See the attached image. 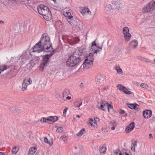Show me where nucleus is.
Listing matches in <instances>:
<instances>
[{
  "label": "nucleus",
  "instance_id": "f257e3e1",
  "mask_svg": "<svg viewBox=\"0 0 155 155\" xmlns=\"http://www.w3.org/2000/svg\"><path fill=\"white\" fill-rule=\"evenodd\" d=\"M52 45L49 37L43 34L41 35L40 41L36 44L32 48V52H37L39 53L43 51L46 53L50 52L49 54H45L43 56V59L40 65V68L42 70H43L44 67H47L49 64L50 58L53 55L55 51L54 50Z\"/></svg>",
  "mask_w": 155,
  "mask_h": 155
},
{
  "label": "nucleus",
  "instance_id": "f03ea898",
  "mask_svg": "<svg viewBox=\"0 0 155 155\" xmlns=\"http://www.w3.org/2000/svg\"><path fill=\"white\" fill-rule=\"evenodd\" d=\"M85 49L83 48L82 50L76 51L70 54V56L66 61L67 66L73 67L78 65L85 59Z\"/></svg>",
  "mask_w": 155,
  "mask_h": 155
},
{
  "label": "nucleus",
  "instance_id": "7ed1b4c3",
  "mask_svg": "<svg viewBox=\"0 0 155 155\" xmlns=\"http://www.w3.org/2000/svg\"><path fill=\"white\" fill-rule=\"evenodd\" d=\"M39 13L42 15L46 20L50 19L51 17V12L48 7L43 5H40L37 8Z\"/></svg>",
  "mask_w": 155,
  "mask_h": 155
},
{
  "label": "nucleus",
  "instance_id": "20e7f679",
  "mask_svg": "<svg viewBox=\"0 0 155 155\" xmlns=\"http://www.w3.org/2000/svg\"><path fill=\"white\" fill-rule=\"evenodd\" d=\"M154 9H155V1H152L144 6L143 8L142 11L143 13H146L151 12Z\"/></svg>",
  "mask_w": 155,
  "mask_h": 155
},
{
  "label": "nucleus",
  "instance_id": "39448f33",
  "mask_svg": "<svg viewBox=\"0 0 155 155\" xmlns=\"http://www.w3.org/2000/svg\"><path fill=\"white\" fill-rule=\"evenodd\" d=\"M75 19H73L71 20L68 21L70 24L73 27L78 29L83 28V26L82 23L79 21L76 18Z\"/></svg>",
  "mask_w": 155,
  "mask_h": 155
},
{
  "label": "nucleus",
  "instance_id": "423d86ee",
  "mask_svg": "<svg viewBox=\"0 0 155 155\" xmlns=\"http://www.w3.org/2000/svg\"><path fill=\"white\" fill-rule=\"evenodd\" d=\"M117 87L119 90L123 91L126 94L130 95L133 94V92L128 91L124 86L121 84H118Z\"/></svg>",
  "mask_w": 155,
  "mask_h": 155
},
{
  "label": "nucleus",
  "instance_id": "0eeeda50",
  "mask_svg": "<svg viewBox=\"0 0 155 155\" xmlns=\"http://www.w3.org/2000/svg\"><path fill=\"white\" fill-rule=\"evenodd\" d=\"M93 65V63L92 61H86V60H85L83 64L81 67V68L83 67L84 68H86V69L92 67Z\"/></svg>",
  "mask_w": 155,
  "mask_h": 155
},
{
  "label": "nucleus",
  "instance_id": "6e6552de",
  "mask_svg": "<svg viewBox=\"0 0 155 155\" xmlns=\"http://www.w3.org/2000/svg\"><path fill=\"white\" fill-rule=\"evenodd\" d=\"M128 107L132 109H134L136 111H139L140 110L139 108V105L136 103L134 104H127Z\"/></svg>",
  "mask_w": 155,
  "mask_h": 155
},
{
  "label": "nucleus",
  "instance_id": "1a4fd4ad",
  "mask_svg": "<svg viewBox=\"0 0 155 155\" xmlns=\"http://www.w3.org/2000/svg\"><path fill=\"white\" fill-rule=\"evenodd\" d=\"M73 150L74 155H78L82 153L83 149L82 147H77L75 146L73 148Z\"/></svg>",
  "mask_w": 155,
  "mask_h": 155
},
{
  "label": "nucleus",
  "instance_id": "9d476101",
  "mask_svg": "<svg viewBox=\"0 0 155 155\" xmlns=\"http://www.w3.org/2000/svg\"><path fill=\"white\" fill-rule=\"evenodd\" d=\"M152 112L151 110H147L143 112L144 117L145 118H149L151 116Z\"/></svg>",
  "mask_w": 155,
  "mask_h": 155
},
{
  "label": "nucleus",
  "instance_id": "9b49d317",
  "mask_svg": "<svg viewBox=\"0 0 155 155\" xmlns=\"http://www.w3.org/2000/svg\"><path fill=\"white\" fill-rule=\"evenodd\" d=\"M85 60L86 61H92L93 62L94 60V58L93 57V54L92 53H89V54L87 56L86 55L87 54V52L85 51Z\"/></svg>",
  "mask_w": 155,
  "mask_h": 155
},
{
  "label": "nucleus",
  "instance_id": "f8f14e48",
  "mask_svg": "<svg viewBox=\"0 0 155 155\" xmlns=\"http://www.w3.org/2000/svg\"><path fill=\"white\" fill-rule=\"evenodd\" d=\"M135 124L134 122H132L126 127L125 129V131L129 133L133 130Z\"/></svg>",
  "mask_w": 155,
  "mask_h": 155
},
{
  "label": "nucleus",
  "instance_id": "ddd939ff",
  "mask_svg": "<svg viewBox=\"0 0 155 155\" xmlns=\"http://www.w3.org/2000/svg\"><path fill=\"white\" fill-rule=\"evenodd\" d=\"M108 103L105 101H103L102 102H101L99 103L100 104V107L99 108L101 109L103 111H105L106 109L107 108V105Z\"/></svg>",
  "mask_w": 155,
  "mask_h": 155
},
{
  "label": "nucleus",
  "instance_id": "4468645a",
  "mask_svg": "<svg viewBox=\"0 0 155 155\" xmlns=\"http://www.w3.org/2000/svg\"><path fill=\"white\" fill-rule=\"evenodd\" d=\"M112 6L113 9H117L119 10L121 8L122 5L121 4L115 2L114 4L112 3Z\"/></svg>",
  "mask_w": 155,
  "mask_h": 155
},
{
  "label": "nucleus",
  "instance_id": "2eb2a0df",
  "mask_svg": "<svg viewBox=\"0 0 155 155\" xmlns=\"http://www.w3.org/2000/svg\"><path fill=\"white\" fill-rule=\"evenodd\" d=\"M138 41L136 40H134L130 43V46L133 49L136 48L138 46Z\"/></svg>",
  "mask_w": 155,
  "mask_h": 155
},
{
  "label": "nucleus",
  "instance_id": "dca6fc26",
  "mask_svg": "<svg viewBox=\"0 0 155 155\" xmlns=\"http://www.w3.org/2000/svg\"><path fill=\"white\" fill-rule=\"evenodd\" d=\"M96 40L97 39L92 42L91 47L89 48V52L90 53L96 49L95 47L96 48L97 47V44L96 43Z\"/></svg>",
  "mask_w": 155,
  "mask_h": 155
},
{
  "label": "nucleus",
  "instance_id": "f3484780",
  "mask_svg": "<svg viewBox=\"0 0 155 155\" xmlns=\"http://www.w3.org/2000/svg\"><path fill=\"white\" fill-rule=\"evenodd\" d=\"M81 13L82 14H86L89 15H90L91 13L88 8H82L81 10Z\"/></svg>",
  "mask_w": 155,
  "mask_h": 155
},
{
  "label": "nucleus",
  "instance_id": "a211bd4d",
  "mask_svg": "<svg viewBox=\"0 0 155 155\" xmlns=\"http://www.w3.org/2000/svg\"><path fill=\"white\" fill-rule=\"evenodd\" d=\"M37 149V148L35 147L31 148L29 150L28 155H33L35 153Z\"/></svg>",
  "mask_w": 155,
  "mask_h": 155
},
{
  "label": "nucleus",
  "instance_id": "6ab92c4d",
  "mask_svg": "<svg viewBox=\"0 0 155 155\" xmlns=\"http://www.w3.org/2000/svg\"><path fill=\"white\" fill-rule=\"evenodd\" d=\"M71 13L70 12H66V13H64V15L65 16H67L68 18V19L70 20H71V19H74L75 18V17H73L72 16L70 15Z\"/></svg>",
  "mask_w": 155,
  "mask_h": 155
},
{
  "label": "nucleus",
  "instance_id": "aec40b11",
  "mask_svg": "<svg viewBox=\"0 0 155 155\" xmlns=\"http://www.w3.org/2000/svg\"><path fill=\"white\" fill-rule=\"evenodd\" d=\"M69 94H71L69 90L65 89L63 92V98L64 99V97L68 96Z\"/></svg>",
  "mask_w": 155,
  "mask_h": 155
},
{
  "label": "nucleus",
  "instance_id": "412c9836",
  "mask_svg": "<svg viewBox=\"0 0 155 155\" xmlns=\"http://www.w3.org/2000/svg\"><path fill=\"white\" fill-rule=\"evenodd\" d=\"M74 105L76 107H79L82 104V102L81 100L76 101L74 103Z\"/></svg>",
  "mask_w": 155,
  "mask_h": 155
},
{
  "label": "nucleus",
  "instance_id": "4be33fe9",
  "mask_svg": "<svg viewBox=\"0 0 155 155\" xmlns=\"http://www.w3.org/2000/svg\"><path fill=\"white\" fill-rule=\"evenodd\" d=\"M105 81V78L102 76H100L98 77L97 79V81L99 83H102Z\"/></svg>",
  "mask_w": 155,
  "mask_h": 155
},
{
  "label": "nucleus",
  "instance_id": "5701e85b",
  "mask_svg": "<svg viewBox=\"0 0 155 155\" xmlns=\"http://www.w3.org/2000/svg\"><path fill=\"white\" fill-rule=\"evenodd\" d=\"M28 84L27 83L24 82V81L22 84L21 89L22 91H24L27 89V86Z\"/></svg>",
  "mask_w": 155,
  "mask_h": 155
},
{
  "label": "nucleus",
  "instance_id": "b1692460",
  "mask_svg": "<svg viewBox=\"0 0 155 155\" xmlns=\"http://www.w3.org/2000/svg\"><path fill=\"white\" fill-rule=\"evenodd\" d=\"M137 146V141H135L133 143H131V150L135 151V147L136 146Z\"/></svg>",
  "mask_w": 155,
  "mask_h": 155
},
{
  "label": "nucleus",
  "instance_id": "393cba45",
  "mask_svg": "<svg viewBox=\"0 0 155 155\" xmlns=\"http://www.w3.org/2000/svg\"><path fill=\"white\" fill-rule=\"evenodd\" d=\"M10 66L4 65L3 67H1L0 66V74L2 71L8 69L9 68Z\"/></svg>",
  "mask_w": 155,
  "mask_h": 155
},
{
  "label": "nucleus",
  "instance_id": "a878e982",
  "mask_svg": "<svg viewBox=\"0 0 155 155\" xmlns=\"http://www.w3.org/2000/svg\"><path fill=\"white\" fill-rule=\"evenodd\" d=\"M49 117L51 118V122H56L58 120V117L56 116H50Z\"/></svg>",
  "mask_w": 155,
  "mask_h": 155
},
{
  "label": "nucleus",
  "instance_id": "bb28decb",
  "mask_svg": "<svg viewBox=\"0 0 155 155\" xmlns=\"http://www.w3.org/2000/svg\"><path fill=\"white\" fill-rule=\"evenodd\" d=\"M20 27L19 25H15L13 27V29L15 33H17L20 31Z\"/></svg>",
  "mask_w": 155,
  "mask_h": 155
},
{
  "label": "nucleus",
  "instance_id": "cd10ccee",
  "mask_svg": "<svg viewBox=\"0 0 155 155\" xmlns=\"http://www.w3.org/2000/svg\"><path fill=\"white\" fill-rule=\"evenodd\" d=\"M123 32L124 35L126 34L127 33H129V29L127 27H124L123 29Z\"/></svg>",
  "mask_w": 155,
  "mask_h": 155
},
{
  "label": "nucleus",
  "instance_id": "c85d7f7f",
  "mask_svg": "<svg viewBox=\"0 0 155 155\" xmlns=\"http://www.w3.org/2000/svg\"><path fill=\"white\" fill-rule=\"evenodd\" d=\"M124 38L127 41H129L131 38V35L129 33L124 35Z\"/></svg>",
  "mask_w": 155,
  "mask_h": 155
},
{
  "label": "nucleus",
  "instance_id": "c756f323",
  "mask_svg": "<svg viewBox=\"0 0 155 155\" xmlns=\"http://www.w3.org/2000/svg\"><path fill=\"white\" fill-rule=\"evenodd\" d=\"M9 109L12 112H13L14 113H19V112L17 111V109H16L14 107H10Z\"/></svg>",
  "mask_w": 155,
  "mask_h": 155
},
{
  "label": "nucleus",
  "instance_id": "7c9ffc66",
  "mask_svg": "<svg viewBox=\"0 0 155 155\" xmlns=\"http://www.w3.org/2000/svg\"><path fill=\"white\" fill-rule=\"evenodd\" d=\"M105 9L107 11L110 10L111 9H113V8L112 3V5L108 4L106 5Z\"/></svg>",
  "mask_w": 155,
  "mask_h": 155
},
{
  "label": "nucleus",
  "instance_id": "2f4dec72",
  "mask_svg": "<svg viewBox=\"0 0 155 155\" xmlns=\"http://www.w3.org/2000/svg\"><path fill=\"white\" fill-rule=\"evenodd\" d=\"M115 69L116 70L117 73L119 74H121L122 73V70L119 66H116L115 67Z\"/></svg>",
  "mask_w": 155,
  "mask_h": 155
},
{
  "label": "nucleus",
  "instance_id": "473e14b6",
  "mask_svg": "<svg viewBox=\"0 0 155 155\" xmlns=\"http://www.w3.org/2000/svg\"><path fill=\"white\" fill-rule=\"evenodd\" d=\"M85 131V129L84 128H83L79 131V132L76 134V135L77 136H82L84 134L83 132H84Z\"/></svg>",
  "mask_w": 155,
  "mask_h": 155
},
{
  "label": "nucleus",
  "instance_id": "72a5a7b5",
  "mask_svg": "<svg viewBox=\"0 0 155 155\" xmlns=\"http://www.w3.org/2000/svg\"><path fill=\"white\" fill-rule=\"evenodd\" d=\"M44 141L45 143L48 144L50 146H51L53 143V141H52L51 142H50L48 141V139L46 137H44Z\"/></svg>",
  "mask_w": 155,
  "mask_h": 155
},
{
  "label": "nucleus",
  "instance_id": "f704fd0d",
  "mask_svg": "<svg viewBox=\"0 0 155 155\" xmlns=\"http://www.w3.org/2000/svg\"><path fill=\"white\" fill-rule=\"evenodd\" d=\"M106 147H104L103 146L101 147L99 150L100 154L104 153L106 151Z\"/></svg>",
  "mask_w": 155,
  "mask_h": 155
},
{
  "label": "nucleus",
  "instance_id": "c9c22d12",
  "mask_svg": "<svg viewBox=\"0 0 155 155\" xmlns=\"http://www.w3.org/2000/svg\"><path fill=\"white\" fill-rule=\"evenodd\" d=\"M107 108L108 109V111H109L111 109L112 110H113V107L112 105L110 104H108H108L107 105Z\"/></svg>",
  "mask_w": 155,
  "mask_h": 155
},
{
  "label": "nucleus",
  "instance_id": "e433bc0d",
  "mask_svg": "<svg viewBox=\"0 0 155 155\" xmlns=\"http://www.w3.org/2000/svg\"><path fill=\"white\" fill-rule=\"evenodd\" d=\"M18 151V149L16 147H13L12 152L13 154H16Z\"/></svg>",
  "mask_w": 155,
  "mask_h": 155
},
{
  "label": "nucleus",
  "instance_id": "4c0bfd02",
  "mask_svg": "<svg viewBox=\"0 0 155 155\" xmlns=\"http://www.w3.org/2000/svg\"><path fill=\"white\" fill-rule=\"evenodd\" d=\"M63 130V127H59L57 129L56 131L57 132L60 133L62 132Z\"/></svg>",
  "mask_w": 155,
  "mask_h": 155
},
{
  "label": "nucleus",
  "instance_id": "58836bf2",
  "mask_svg": "<svg viewBox=\"0 0 155 155\" xmlns=\"http://www.w3.org/2000/svg\"><path fill=\"white\" fill-rule=\"evenodd\" d=\"M109 124L110 125L112 126H115L117 124V123H116V121L109 122Z\"/></svg>",
  "mask_w": 155,
  "mask_h": 155
},
{
  "label": "nucleus",
  "instance_id": "ea45409f",
  "mask_svg": "<svg viewBox=\"0 0 155 155\" xmlns=\"http://www.w3.org/2000/svg\"><path fill=\"white\" fill-rule=\"evenodd\" d=\"M24 82L28 83H29L28 84H31V82H32L31 80L30 79H25L24 80Z\"/></svg>",
  "mask_w": 155,
  "mask_h": 155
},
{
  "label": "nucleus",
  "instance_id": "a19ab883",
  "mask_svg": "<svg viewBox=\"0 0 155 155\" xmlns=\"http://www.w3.org/2000/svg\"><path fill=\"white\" fill-rule=\"evenodd\" d=\"M46 118L42 117L40 120V121L41 123L47 122V121H46Z\"/></svg>",
  "mask_w": 155,
  "mask_h": 155
},
{
  "label": "nucleus",
  "instance_id": "79ce46f5",
  "mask_svg": "<svg viewBox=\"0 0 155 155\" xmlns=\"http://www.w3.org/2000/svg\"><path fill=\"white\" fill-rule=\"evenodd\" d=\"M140 86L141 87L143 88H146L147 87H148L147 85L144 83L141 84H140Z\"/></svg>",
  "mask_w": 155,
  "mask_h": 155
},
{
  "label": "nucleus",
  "instance_id": "37998d69",
  "mask_svg": "<svg viewBox=\"0 0 155 155\" xmlns=\"http://www.w3.org/2000/svg\"><path fill=\"white\" fill-rule=\"evenodd\" d=\"M89 120L90 121L89 122V124H90V125L91 126H94V125L93 124V122H94V120H93L92 119L90 118L89 119Z\"/></svg>",
  "mask_w": 155,
  "mask_h": 155
},
{
  "label": "nucleus",
  "instance_id": "c03bdc74",
  "mask_svg": "<svg viewBox=\"0 0 155 155\" xmlns=\"http://www.w3.org/2000/svg\"><path fill=\"white\" fill-rule=\"evenodd\" d=\"M66 136L65 135L62 136L61 137V139L63 141H65L67 139H66Z\"/></svg>",
  "mask_w": 155,
  "mask_h": 155
},
{
  "label": "nucleus",
  "instance_id": "a18cd8bd",
  "mask_svg": "<svg viewBox=\"0 0 155 155\" xmlns=\"http://www.w3.org/2000/svg\"><path fill=\"white\" fill-rule=\"evenodd\" d=\"M125 113V111L122 109H120L119 111V113L120 114H124Z\"/></svg>",
  "mask_w": 155,
  "mask_h": 155
},
{
  "label": "nucleus",
  "instance_id": "49530a36",
  "mask_svg": "<svg viewBox=\"0 0 155 155\" xmlns=\"http://www.w3.org/2000/svg\"><path fill=\"white\" fill-rule=\"evenodd\" d=\"M68 110V108L67 107L65 108L63 110V114L64 115H65L66 113V112Z\"/></svg>",
  "mask_w": 155,
  "mask_h": 155
},
{
  "label": "nucleus",
  "instance_id": "de8ad7c7",
  "mask_svg": "<svg viewBox=\"0 0 155 155\" xmlns=\"http://www.w3.org/2000/svg\"><path fill=\"white\" fill-rule=\"evenodd\" d=\"M90 53H92L93 54V55L95 54H97V50L96 49H95L94 51H92L91 52H90Z\"/></svg>",
  "mask_w": 155,
  "mask_h": 155
},
{
  "label": "nucleus",
  "instance_id": "09e8293b",
  "mask_svg": "<svg viewBox=\"0 0 155 155\" xmlns=\"http://www.w3.org/2000/svg\"><path fill=\"white\" fill-rule=\"evenodd\" d=\"M101 130L103 131V133L107 132L108 130L105 128H102Z\"/></svg>",
  "mask_w": 155,
  "mask_h": 155
},
{
  "label": "nucleus",
  "instance_id": "8fccbe9b",
  "mask_svg": "<svg viewBox=\"0 0 155 155\" xmlns=\"http://www.w3.org/2000/svg\"><path fill=\"white\" fill-rule=\"evenodd\" d=\"M103 43L102 44V45L101 46H99L98 45H97V47L96 48H97L98 49L100 50H102V48L103 47Z\"/></svg>",
  "mask_w": 155,
  "mask_h": 155
},
{
  "label": "nucleus",
  "instance_id": "3c124183",
  "mask_svg": "<svg viewBox=\"0 0 155 155\" xmlns=\"http://www.w3.org/2000/svg\"><path fill=\"white\" fill-rule=\"evenodd\" d=\"M46 121H47V122H48V121L51 122V118L50 117H49L48 118H46Z\"/></svg>",
  "mask_w": 155,
  "mask_h": 155
},
{
  "label": "nucleus",
  "instance_id": "603ef678",
  "mask_svg": "<svg viewBox=\"0 0 155 155\" xmlns=\"http://www.w3.org/2000/svg\"><path fill=\"white\" fill-rule=\"evenodd\" d=\"M114 154H115V155H118V152L116 151L115 150L114 151Z\"/></svg>",
  "mask_w": 155,
  "mask_h": 155
},
{
  "label": "nucleus",
  "instance_id": "864d4df0",
  "mask_svg": "<svg viewBox=\"0 0 155 155\" xmlns=\"http://www.w3.org/2000/svg\"><path fill=\"white\" fill-rule=\"evenodd\" d=\"M114 154H115V155H118V152L116 151L115 150L114 151Z\"/></svg>",
  "mask_w": 155,
  "mask_h": 155
},
{
  "label": "nucleus",
  "instance_id": "5fc2aeb1",
  "mask_svg": "<svg viewBox=\"0 0 155 155\" xmlns=\"http://www.w3.org/2000/svg\"><path fill=\"white\" fill-rule=\"evenodd\" d=\"M115 150L116 151L118 152V153L119 152H120L119 149L118 148H117V149L116 150Z\"/></svg>",
  "mask_w": 155,
  "mask_h": 155
},
{
  "label": "nucleus",
  "instance_id": "6e6d98bb",
  "mask_svg": "<svg viewBox=\"0 0 155 155\" xmlns=\"http://www.w3.org/2000/svg\"><path fill=\"white\" fill-rule=\"evenodd\" d=\"M71 99V97L69 96H67V97H66V99L67 100H70Z\"/></svg>",
  "mask_w": 155,
  "mask_h": 155
},
{
  "label": "nucleus",
  "instance_id": "4d7b16f0",
  "mask_svg": "<svg viewBox=\"0 0 155 155\" xmlns=\"http://www.w3.org/2000/svg\"><path fill=\"white\" fill-rule=\"evenodd\" d=\"M97 50V53H100L101 52V50L100 49H96Z\"/></svg>",
  "mask_w": 155,
  "mask_h": 155
},
{
  "label": "nucleus",
  "instance_id": "13d9d810",
  "mask_svg": "<svg viewBox=\"0 0 155 155\" xmlns=\"http://www.w3.org/2000/svg\"><path fill=\"white\" fill-rule=\"evenodd\" d=\"M115 126H112L111 127V129L112 130H114L115 129Z\"/></svg>",
  "mask_w": 155,
  "mask_h": 155
},
{
  "label": "nucleus",
  "instance_id": "bf43d9fd",
  "mask_svg": "<svg viewBox=\"0 0 155 155\" xmlns=\"http://www.w3.org/2000/svg\"><path fill=\"white\" fill-rule=\"evenodd\" d=\"M0 155H5V154L3 152H0Z\"/></svg>",
  "mask_w": 155,
  "mask_h": 155
},
{
  "label": "nucleus",
  "instance_id": "052dcab7",
  "mask_svg": "<svg viewBox=\"0 0 155 155\" xmlns=\"http://www.w3.org/2000/svg\"><path fill=\"white\" fill-rule=\"evenodd\" d=\"M94 135L95 136V137H99V136L98 135V134L97 133L96 134H94Z\"/></svg>",
  "mask_w": 155,
  "mask_h": 155
},
{
  "label": "nucleus",
  "instance_id": "680f3d73",
  "mask_svg": "<svg viewBox=\"0 0 155 155\" xmlns=\"http://www.w3.org/2000/svg\"><path fill=\"white\" fill-rule=\"evenodd\" d=\"M124 154L125 155H130L127 152H125L124 153ZM123 155H124V154H123Z\"/></svg>",
  "mask_w": 155,
  "mask_h": 155
},
{
  "label": "nucleus",
  "instance_id": "e2e57ef3",
  "mask_svg": "<svg viewBox=\"0 0 155 155\" xmlns=\"http://www.w3.org/2000/svg\"><path fill=\"white\" fill-rule=\"evenodd\" d=\"M152 135V134H149V136H149V137L150 138H151L152 137L151 136Z\"/></svg>",
  "mask_w": 155,
  "mask_h": 155
},
{
  "label": "nucleus",
  "instance_id": "0e129e2a",
  "mask_svg": "<svg viewBox=\"0 0 155 155\" xmlns=\"http://www.w3.org/2000/svg\"><path fill=\"white\" fill-rule=\"evenodd\" d=\"M17 111L19 112V113L21 112V110L18 109H17Z\"/></svg>",
  "mask_w": 155,
  "mask_h": 155
},
{
  "label": "nucleus",
  "instance_id": "69168bd1",
  "mask_svg": "<svg viewBox=\"0 0 155 155\" xmlns=\"http://www.w3.org/2000/svg\"><path fill=\"white\" fill-rule=\"evenodd\" d=\"M93 124L94 123V124H96V121H95V120L94 121V122H93Z\"/></svg>",
  "mask_w": 155,
  "mask_h": 155
},
{
  "label": "nucleus",
  "instance_id": "338daca9",
  "mask_svg": "<svg viewBox=\"0 0 155 155\" xmlns=\"http://www.w3.org/2000/svg\"><path fill=\"white\" fill-rule=\"evenodd\" d=\"M4 23V21H0V23L1 24H2Z\"/></svg>",
  "mask_w": 155,
  "mask_h": 155
},
{
  "label": "nucleus",
  "instance_id": "774afa93",
  "mask_svg": "<svg viewBox=\"0 0 155 155\" xmlns=\"http://www.w3.org/2000/svg\"><path fill=\"white\" fill-rule=\"evenodd\" d=\"M119 155H122V153H121L120 152L119 153Z\"/></svg>",
  "mask_w": 155,
  "mask_h": 155
}]
</instances>
